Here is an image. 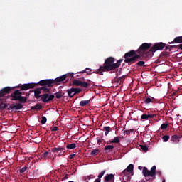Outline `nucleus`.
<instances>
[{
	"label": "nucleus",
	"mask_w": 182,
	"mask_h": 182,
	"mask_svg": "<svg viewBox=\"0 0 182 182\" xmlns=\"http://www.w3.org/2000/svg\"><path fill=\"white\" fill-rule=\"evenodd\" d=\"M178 139V136H177V135H173L171 136L172 141H176Z\"/></svg>",
	"instance_id": "a18cd8bd"
},
{
	"label": "nucleus",
	"mask_w": 182,
	"mask_h": 182,
	"mask_svg": "<svg viewBox=\"0 0 182 182\" xmlns=\"http://www.w3.org/2000/svg\"><path fill=\"white\" fill-rule=\"evenodd\" d=\"M86 70H90V68H86L85 70H82V71H81V72H78L77 73H82V74H83V73H87V75H90V73H88L87 71H86Z\"/></svg>",
	"instance_id": "58836bf2"
},
{
	"label": "nucleus",
	"mask_w": 182,
	"mask_h": 182,
	"mask_svg": "<svg viewBox=\"0 0 182 182\" xmlns=\"http://www.w3.org/2000/svg\"><path fill=\"white\" fill-rule=\"evenodd\" d=\"M90 103V100H82L80 102V106L81 107H85V106H87Z\"/></svg>",
	"instance_id": "6ab92c4d"
},
{
	"label": "nucleus",
	"mask_w": 182,
	"mask_h": 182,
	"mask_svg": "<svg viewBox=\"0 0 182 182\" xmlns=\"http://www.w3.org/2000/svg\"><path fill=\"white\" fill-rule=\"evenodd\" d=\"M41 93H42V92H41L40 88H37L34 90V96H35L36 99H40V97L42 98V97L41 96Z\"/></svg>",
	"instance_id": "4468645a"
},
{
	"label": "nucleus",
	"mask_w": 182,
	"mask_h": 182,
	"mask_svg": "<svg viewBox=\"0 0 182 182\" xmlns=\"http://www.w3.org/2000/svg\"><path fill=\"white\" fill-rule=\"evenodd\" d=\"M72 86H80V87H84L85 89H87V87H89V86H90V83L75 79L73 80Z\"/></svg>",
	"instance_id": "0eeeda50"
},
{
	"label": "nucleus",
	"mask_w": 182,
	"mask_h": 182,
	"mask_svg": "<svg viewBox=\"0 0 182 182\" xmlns=\"http://www.w3.org/2000/svg\"><path fill=\"white\" fill-rule=\"evenodd\" d=\"M165 47H166V43L163 42L155 43L154 46L151 48V50L152 52V56L153 55H154V52H156V50H163V49H164Z\"/></svg>",
	"instance_id": "6e6552de"
},
{
	"label": "nucleus",
	"mask_w": 182,
	"mask_h": 182,
	"mask_svg": "<svg viewBox=\"0 0 182 182\" xmlns=\"http://www.w3.org/2000/svg\"><path fill=\"white\" fill-rule=\"evenodd\" d=\"M122 80H124V77L123 76L117 79L116 82L117 83V85H120Z\"/></svg>",
	"instance_id": "f704fd0d"
},
{
	"label": "nucleus",
	"mask_w": 182,
	"mask_h": 182,
	"mask_svg": "<svg viewBox=\"0 0 182 182\" xmlns=\"http://www.w3.org/2000/svg\"><path fill=\"white\" fill-rule=\"evenodd\" d=\"M175 48H178V49H181V50H182V44L175 46Z\"/></svg>",
	"instance_id": "09e8293b"
},
{
	"label": "nucleus",
	"mask_w": 182,
	"mask_h": 182,
	"mask_svg": "<svg viewBox=\"0 0 182 182\" xmlns=\"http://www.w3.org/2000/svg\"><path fill=\"white\" fill-rule=\"evenodd\" d=\"M41 141H42V139H38V137L35 138L34 143H36V144H39V143H41Z\"/></svg>",
	"instance_id": "37998d69"
},
{
	"label": "nucleus",
	"mask_w": 182,
	"mask_h": 182,
	"mask_svg": "<svg viewBox=\"0 0 182 182\" xmlns=\"http://www.w3.org/2000/svg\"><path fill=\"white\" fill-rule=\"evenodd\" d=\"M41 86H44V87H40L38 89H40V90H43V93H49V92H50V89L46 87V86L48 85H41Z\"/></svg>",
	"instance_id": "4be33fe9"
},
{
	"label": "nucleus",
	"mask_w": 182,
	"mask_h": 182,
	"mask_svg": "<svg viewBox=\"0 0 182 182\" xmlns=\"http://www.w3.org/2000/svg\"><path fill=\"white\" fill-rule=\"evenodd\" d=\"M64 149L65 148L63 147H58V148L55 147L51 149V151L53 153H59V150H64Z\"/></svg>",
	"instance_id": "b1692460"
},
{
	"label": "nucleus",
	"mask_w": 182,
	"mask_h": 182,
	"mask_svg": "<svg viewBox=\"0 0 182 182\" xmlns=\"http://www.w3.org/2000/svg\"><path fill=\"white\" fill-rule=\"evenodd\" d=\"M66 149L68 150H73V149H76V144L73 143L71 144H68L66 146Z\"/></svg>",
	"instance_id": "393cba45"
},
{
	"label": "nucleus",
	"mask_w": 182,
	"mask_h": 182,
	"mask_svg": "<svg viewBox=\"0 0 182 182\" xmlns=\"http://www.w3.org/2000/svg\"><path fill=\"white\" fill-rule=\"evenodd\" d=\"M129 133H134V129H129Z\"/></svg>",
	"instance_id": "4d7b16f0"
},
{
	"label": "nucleus",
	"mask_w": 182,
	"mask_h": 182,
	"mask_svg": "<svg viewBox=\"0 0 182 182\" xmlns=\"http://www.w3.org/2000/svg\"><path fill=\"white\" fill-rule=\"evenodd\" d=\"M47 122L46 117H42L41 123V124H45Z\"/></svg>",
	"instance_id": "c03bdc74"
},
{
	"label": "nucleus",
	"mask_w": 182,
	"mask_h": 182,
	"mask_svg": "<svg viewBox=\"0 0 182 182\" xmlns=\"http://www.w3.org/2000/svg\"><path fill=\"white\" fill-rule=\"evenodd\" d=\"M142 174L144 177H152V180H154L156 178V166H154L151 168V170L149 171L147 169V167L144 166L142 170Z\"/></svg>",
	"instance_id": "39448f33"
},
{
	"label": "nucleus",
	"mask_w": 182,
	"mask_h": 182,
	"mask_svg": "<svg viewBox=\"0 0 182 182\" xmlns=\"http://www.w3.org/2000/svg\"><path fill=\"white\" fill-rule=\"evenodd\" d=\"M156 174H159V176H161V171H158L156 172Z\"/></svg>",
	"instance_id": "13d9d810"
},
{
	"label": "nucleus",
	"mask_w": 182,
	"mask_h": 182,
	"mask_svg": "<svg viewBox=\"0 0 182 182\" xmlns=\"http://www.w3.org/2000/svg\"><path fill=\"white\" fill-rule=\"evenodd\" d=\"M41 100L43 103H49V102L55 99V95L51 94L49 95L48 93H45L41 95Z\"/></svg>",
	"instance_id": "1a4fd4ad"
},
{
	"label": "nucleus",
	"mask_w": 182,
	"mask_h": 182,
	"mask_svg": "<svg viewBox=\"0 0 182 182\" xmlns=\"http://www.w3.org/2000/svg\"><path fill=\"white\" fill-rule=\"evenodd\" d=\"M69 76H70V77H73V73H69L60 77H58L54 80H42L38 82V85H40V86H47V87H52L53 86H55V85H60V83H62V82H65L66 78L69 77Z\"/></svg>",
	"instance_id": "7ed1b4c3"
},
{
	"label": "nucleus",
	"mask_w": 182,
	"mask_h": 182,
	"mask_svg": "<svg viewBox=\"0 0 182 182\" xmlns=\"http://www.w3.org/2000/svg\"><path fill=\"white\" fill-rule=\"evenodd\" d=\"M6 107H7V105L6 103H4V102L0 103V110H5Z\"/></svg>",
	"instance_id": "72a5a7b5"
},
{
	"label": "nucleus",
	"mask_w": 182,
	"mask_h": 182,
	"mask_svg": "<svg viewBox=\"0 0 182 182\" xmlns=\"http://www.w3.org/2000/svg\"><path fill=\"white\" fill-rule=\"evenodd\" d=\"M141 58L150 59L153 58V51H151V43H142L138 50H130L124 54V62L128 63L129 66L136 63L138 60H141Z\"/></svg>",
	"instance_id": "f257e3e1"
},
{
	"label": "nucleus",
	"mask_w": 182,
	"mask_h": 182,
	"mask_svg": "<svg viewBox=\"0 0 182 182\" xmlns=\"http://www.w3.org/2000/svg\"><path fill=\"white\" fill-rule=\"evenodd\" d=\"M154 114H143L141 117V120H149V119H154Z\"/></svg>",
	"instance_id": "ddd939ff"
},
{
	"label": "nucleus",
	"mask_w": 182,
	"mask_h": 182,
	"mask_svg": "<svg viewBox=\"0 0 182 182\" xmlns=\"http://www.w3.org/2000/svg\"><path fill=\"white\" fill-rule=\"evenodd\" d=\"M95 182H100V178H98L95 179Z\"/></svg>",
	"instance_id": "052dcab7"
},
{
	"label": "nucleus",
	"mask_w": 182,
	"mask_h": 182,
	"mask_svg": "<svg viewBox=\"0 0 182 182\" xmlns=\"http://www.w3.org/2000/svg\"><path fill=\"white\" fill-rule=\"evenodd\" d=\"M12 108L13 110H21V109H23V105H22V103H18L14 105Z\"/></svg>",
	"instance_id": "f3484780"
},
{
	"label": "nucleus",
	"mask_w": 182,
	"mask_h": 182,
	"mask_svg": "<svg viewBox=\"0 0 182 182\" xmlns=\"http://www.w3.org/2000/svg\"><path fill=\"white\" fill-rule=\"evenodd\" d=\"M150 178H146V181H149Z\"/></svg>",
	"instance_id": "e2e57ef3"
},
{
	"label": "nucleus",
	"mask_w": 182,
	"mask_h": 182,
	"mask_svg": "<svg viewBox=\"0 0 182 182\" xmlns=\"http://www.w3.org/2000/svg\"><path fill=\"white\" fill-rule=\"evenodd\" d=\"M161 55H162V56H167V53H166V52H162V53H161Z\"/></svg>",
	"instance_id": "5fc2aeb1"
},
{
	"label": "nucleus",
	"mask_w": 182,
	"mask_h": 182,
	"mask_svg": "<svg viewBox=\"0 0 182 182\" xmlns=\"http://www.w3.org/2000/svg\"><path fill=\"white\" fill-rule=\"evenodd\" d=\"M65 95V92H63L62 90H60L55 93L56 99H62Z\"/></svg>",
	"instance_id": "dca6fc26"
},
{
	"label": "nucleus",
	"mask_w": 182,
	"mask_h": 182,
	"mask_svg": "<svg viewBox=\"0 0 182 182\" xmlns=\"http://www.w3.org/2000/svg\"><path fill=\"white\" fill-rule=\"evenodd\" d=\"M136 68H139L140 66H143L144 68H146V62L144 61H139L135 65Z\"/></svg>",
	"instance_id": "5701e85b"
},
{
	"label": "nucleus",
	"mask_w": 182,
	"mask_h": 182,
	"mask_svg": "<svg viewBox=\"0 0 182 182\" xmlns=\"http://www.w3.org/2000/svg\"><path fill=\"white\" fill-rule=\"evenodd\" d=\"M105 173H106V170H103L98 175V178L101 179L103 176H105Z\"/></svg>",
	"instance_id": "a19ab883"
},
{
	"label": "nucleus",
	"mask_w": 182,
	"mask_h": 182,
	"mask_svg": "<svg viewBox=\"0 0 182 182\" xmlns=\"http://www.w3.org/2000/svg\"><path fill=\"white\" fill-rule=\"evenodd\" d=\"M140 147H141V150H143V151H149V148L146 145H140Z\"/></svg>",
	"instance_id": "e433bc0d"
},
{
	"label": "nucleus",
	"mask_w": 182,
	"mask_h": 182,
	"mask_svg": "<svg viewBox=\"0 0 182 182\" xmlns=\"http://www.w3.org/2000/svg\"><path fill=\"white\" fill-rule=\"evenodd\" d=\"M62 151H63V150H58V153H60L59 154H58V156L60 157V156H63V154H65V152H63V154H62Z\"/></svg>",
	"instance_id": "de8ad7c7"
},
{
	"label": "nucleus",
	"mask_w": 182,
	"mask_h": 182,
	"mask_svg": "<svg viewBox=\"0 0 182 182\" xmlns=\"http://www.w3.org/2000/svg\"><path fill=\"white\" fill-rule=\"evenodd\" d=\"M162 182H166V179H163Z\"/></svg>",
	"instance_id": "0e129e2a"
},
{
	"label": "nucleus",
	"mask_w": 182,
	"mask_h": 182,
	"mask_svg": "<svg viewBox=\"0 0 182 182\" xmlns=\"http://www.w3.org/2000/svg\"><path fill=\"white\" fill-rule=\"evenodd\" d=\"M13 107H14V104H12L11 106H10V107H9V110H14V108H13Z\"/></svg>",
	"instance_id": "603ef678"
},
{
	"label": "nucleus",
	"mask_w": 182,
	"mask_h": 182,
	"mask_svg": "<svg viewBox=\"0 0 182 182\" xmlns=\"http://www.w3.org/2000/svg\"><path fill=\"white\" fill-rule=\"evenodd\" d=\"M113 149H114V146L107 145L104 148V150L106 153H111V151H113Z\"/></svg>",
	"instance_id": "2eb2a0df"
},
{
	"label": "nucleus",
	"mask_w": 182,
	"mask_h": 182,
	"mask_svg": "<svg viewBox=\"0 0 182 182\" xmlns=\"http://www.w3.org/2000/svg\"><path fill=\"white\" fill-rule=\"evenodd\" d=\"M27 170H28V166H23L21 169H20L21 174H23V173H25V171H26Z\"/></svg>",
	"instance_id": "4c0bfd02"
},
{
	"label": "nucleus",
	"mask_w": 182,
	"mask_h": 182,
	"mask_svg": "<svg viewBox=\"0 0 182 182\" xmlns=\"http://www.w3.org/2000/svg\"><path fill=\"white\" fill-rule=\"evenodd\" d=\"M115 178L113 173L107 174L105 177H104L105 182H114Z\"/></svg>",
	"instance_id": "9b49d317"
},
{
	"label": "nucleus",
	"mask_w": 182,
	"mask_h": 182,
	"mask_svg": "<svg viewBox=\"0 0 182 182\" xmlns=\"http://www.w3.org/2000/svg\"><path fill=\"white\" fill-rule=\"evenodd\" d=\"M171 43H182V36L176 37Z\"/></svg>",
	"instance_id": "a211bd4d"
},
{
	"label": "nucleus",
	"mask_w": 182,
	"mask_h": 182,
	"mask_svg": "<svg viewBox=\"0 0 182 182\" xmlns=\"http://www.w3.org/2000/svg\"><path fill=\"white\" fill-rule=\"evenodd\" d=\"M95 176L93 175H89V176H84L83 177V180L84 181H86V180H92V178H95Z\"/></svg>",
	"instance_id": "2f4dec72"
},
{
	"label": "nucleus",
	"mask_w": 182,
	"mask_h": 182,
	"mask_svg": "<svg viewBox=\"0 0 182 182\" xmlns=\"http://www.w3.org/2000/svg\"><path fill=\"white\" fill-rule=\"evenodd\" d=\"M169 139H170V136L168 135H164L162 137L163 141L165 142L168 141Z\"/></svg>",
	"instance_id": "c9c22d12"
},
{
	"label": "nucleus",
	"mask_w": 182,
	"mask_h": 182,
	"mask_svg": "<svg viewBox=\"0 0 182 182\" xmlns=\"http://www.w3.org/2000/svg\"><path fill=\"white\" fill-rule=\"evenodd\" d=\"M120 139H123V136H115L114 137V139H111L109 141V143L112 144V143H115L117 144H119L120 143Z\"/></svg>",
	"instance_id": "f8f14e48"
},
{
	"label": "nucleus",
	"mask_w": 182,
	"mask_h": 182,
	"mask_svg": "<svg viewBox=\"0 0 182 182\" xmlns=\"http://www.w3.org/2000/svg\"><path fill=\"white\" fill-rule=\"evenodd\" d=\"M121 176H130V172L127 169H124L122 171V172L120 173Z\"/></svg>",
	"instance_id": "c756f323"
},
{
	"label": "nucleus",
	"mask_w": 182,
	"mask_h": 182,
	"mask_svg": "<svg viewBox=\"0 0 182 182\" xmlns=\"http://www.w3.org/2000/svg\"><path fill=\"white\" fill-rule=\"evenodd\" d=\"M134 168V166H133V164H129L127 167V170L128 171V173H133V169Z\"/></svg>",
	"instance_id": "bb28decb"
},
{
	"label": "nucleus",
	"mask_w": 182,
	"mask_h": 182,
	"mask_svg": "<svg viewBox=\"0 0 182 182\" xmlns=\"http://www.w3.org/2000/svg\"><path fill=\"white\" fill-rule=\"evenodd\" d=\"M167 127H168V124H162L161 125V130H166V129H167Z\"/></svg>",
	"instance_id": "ea45409f"
},
{
	"label": "nucleus",
	"mask_w": 182,
	"mask_h": 182,
	"mask_svg": "<svg viewBox=\"0 0 182 182\" xmlns=\"http://www.w3.org/2000/svg\"><path fill=\"white\" fill-rule=\"evenodd\" d=\"M124 134H127V136H129V134H130V131L125 130V131H124Z\"/></svg>",
	"instance_id": "8fccbe9b"
},
{
	"label": "nucleus",
	"mask_w": 182,
	"mask_h": 182,
	"mask_svg": "<svg viewBox=\"0 0 182 182\" xmlns=\"http://www.w3.org/2000/svg\"><path fill=\"white\" fill-rule=\"evenodd\" d=\"M104 130L105 131V135L107 136L109 132H112V128L110 127H104Z\"/></svg>",
	"instance_id": "cd10ccee"
},
{
	"label": "nucleus",
	"mask_w": 182,
	"mask_h": 182,
	"mask_svg": "<svg viewBox=\"0 0 182 182\" xmlns=\"http://www.w3.org/2000/svg\"><path fill=\"white\" fill-rule=\"evenodd\" d=\"M144 167L143 166H139L138 168L139 170H141Z\"/></svg>",
	"instance_id": "680f3d73"
},
{
	"label": "nucleus",
	"mask_w": 182,
	"mask_h": 182,
	"mask_svg": "<svg viewBox=\"0 0 182 182\" xmlns=\"http://www.w3.org/2000/svg\"><path fill=\"white\" fill-rule=\"evenodd\" d=\"M67 93H68V95L69 97H73V96H75V93H74V91H73V89L71 87L68 90H67Z\"/></svg>",
	"instance_id": "aec40b11"
},
{
	"label": "nucleus",
	"mask_w": 182,
	"mask_h": 182,
	"mask_svg": "<svg viewBox=\"0 0 182 182\" xmlns=\"http://www.w3.org/2000/svg\"><path fill=\"white\" fill-rule=\"evenodd\" d=\"M73 91L74 92V95H77V93H80L82 92V89L80 88H75V87H72Z\"/></svg>",
	"instance_id": "7c9ffc66"
},
{
	"label": "nucleus",
	"mask_w": 182,
	"mask_h": 182,
	"mask_svg": "<svg viewBox=\"0 0 182 182\" xmlns=\"http://www.w3.org/2000/svg\"><path fill=\"white\" fill-rule=\"evenodd\" d=\"M42 109V106L41 104H37L35 106L31 107V110H41Z\"/></svg>",
	"instance_id": "412c9836"
},
{
	"label": "nucleus",
	"mask_w": 182,
	"mask_h": 182,
	"mask_svg": "<svg viewBox=\"0 0 182 182\" xmlns=\"http://www.w3.org/2000/svg\"><path fill=\"white\" fill-rule=\"evenodd\" d=\"M100 152V150H99V149H92L90 154L95 156H97V154Z\"/></svg>",
	"instance_id": "c85d7f7f"
},
{
	"label": "nucleus",
	"mask_w": 182,
	"mask_h": 182,
	"mask_svg": "<svg viewBox=\"0 0 182 182\" xmlns=\"http://www.w3.org/2000/svg\"><path fill=\"white\" fill-rule=\"evenodd\" d=\"M75 156H76V154L70 155V159H73L75 157Z\"/></svg>",
	"instance_id": "864d4df0"
},
{
	"label": "nucleus",
	"mask_w": 182,
	"mask_h": 182,
	"mask_svg": "<svg viewBox=\"0 0 182 182\" xmlns=\"http://www.w3.org/2000/svg\"><path fill=\"white\" fill-rule=\"evenodd\" d=\"M11 88L10 87H6L0 90V100H2L1 98L4 97V96L8 95V93L11 92Z\"/></svg>",
	"instance_id": "9d476101"
},
{
	"label": "nucleus",
	"mask_w": 182,
	"mask_h": 182,
	"mask_svg": "<svg viewBox=\"0 0 182 182\" xmlns=\"http://www.w3.org/2000/svg\"><path fill=\"white\" fill-rule=\"evenodd\" d=\"M50 154V153H49V151H46V152H44L43 154H41V157L44 160H46V159H48L49 157Z\"/></svg>",
	"instance_id": "a878e982"
},
{
	"label": "nucleus",
	"mask_w": 182,
	"mask_h": 182,
	"mask_svg": "<svg viewBox=\"0 0 182 182\" xmlns=\"http://www.w3.org/2000/svg\"><path fill=\"white\" fill-rule=\"evenodd\" d=\"M165 48H166V50H168L169 49V52H171V48H176V46H165Z\"/></svg>",
	"instance_id": "79ce46f5"
},
{
	"label": "nucleus",
	"mask_w": 182,
	"mask_h": 182,
	"mask_svg": "<svg viewBox=\"0 0 182 182\" xmlns=\"http://www.w3.org/2000/svg\"><path fill=\"white\" fill-rule=\"evenodd\" d=\"M101 143H102V140L98 139V140H97V144L100 145Z\"/></svg>",
	"instance_id": "bf43d9fd"
},
{
	"label": "nucleus",
	"mask_w": 182,
	"mask_h": 182,
	"mask_svg": "<svg viewBox=\"0 0 182 182\" xmlns=\"http://www.w3.org/2000/svg\"><path fill=\"white\" fill-rule=\"evenodd\" d=\"M35 86H41V85H39V82L38 83L31 82V83L23 84L22 85H18L16 87H17L18 89L21 88L20 90H28L29 89H33Z\"/></svg>",
	"instance_id": "423d86ee"
},
{
	"label": "nucleus",
	"mask_w": 182,
	"mask_h": 182,
	"mask_svg": "<svg viewBox=\"0 0 182 182\" xmlns=\"http://www.w3.org/2000/svg\"><path fill=\"white\" fill-rule=\"evenodd\" d=\"M68 178H69V175L66 174L64 177V180H68Z\"/></svg>",
	"instance_id": "6e6d98bb"
},
{
	"label": "nucleus",
	"mask_w": 182,
	"mask_h": 182,
	"mask_svg": "<svg viewBox=\"0 0 182 182\" xmlns=\"http://www.w3.org/2000/svg\"><path fill=\"white\" fill-rule=\"evenodd\" d=\"M87 83H90V86H92V85H93L94 82H91L90 80H87Z\"/></svg>",
	"instance_id": "3c124183"
},
{
	"label": "nucleus",
	"mask_w": 182,
	"mask_h": 182,
	"mask_svg": "<svg viewBox=\"0 0 182 182\" xmlns=\"http://www.w3.org/2000/svg\"><path fill=\"white\" fill-rule=\"evenodd\" d=\"M58 130H59L58 127H54L53 128H51V132H58Z\"/></svg>",
	"instance_id": "49530a36"
},
{
	"label": "nucleus",
	"mask_w": 182,
	"mask_h": 182,
	"mask_svg": "<svg viewBox=\"0 0 182 182\" xmlns=\"http://www.w3.org/2000/svg\"><path fill=\"white\" fill-rule=\"evenodd\" d=\"M122 182H127V181H122Z\"/></svg>",
	"instance_id": "69168bd1"
},
{
	"label": "nucleus",
	"mask_w": 182,
	"mask_h": 182,
	"mask_svg": "<svg viewBox=\"0 0 182 182\" xmlns=\"http://www.w3.org/2000/svg\"><path fill=\"white\" fill-rule=\"evenodd\" d=\"M153 100H151V98L150 97H147L144 101V103H145V105H149L150 103H153Z\"/></svg>",
	"instance_id": "473e14b6"
},
{
	"label": "nucleus",
	"mask_w": 182,
	"mask_h": 182,
	"mask_svg": "<svg viewBox=\"0 0 182 182\" xmlns=\"http://www.w3.org/2000/svg\"><path fill=\"white\" fill-rule=\"evenodd\" d=\"M114 62H116V59L114 58H107L105 60L103 66H100L99 69L96 70L95 73L103 75L102 74V72H110L112 70H116V69H119L122 65V62H123V59H119L115 63Z\"/></svg>",
	"instance_id": "f03ea898"
},
{
	"label": "nucleus",
	"mask_w": 182,
	"mask_h": 182,
	"mask_svg": "<svg viewBox=\"0 0 182 182\" xmlns=\"http://www.w3.org/2000/svg\"><path fill=\"white\" fill-rule=\"evenodd\" d=\"M11 100H18L21 103H26L28 102V98L26 97L22 96V92L19 90H15L11 95Z\"/></svg>",
	"instance_id": "20e7f679"
}]
</instances>
